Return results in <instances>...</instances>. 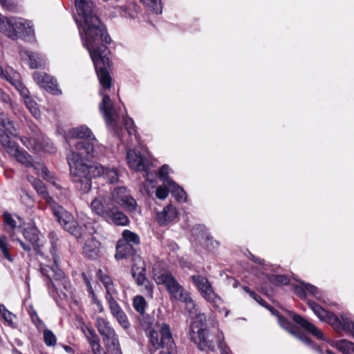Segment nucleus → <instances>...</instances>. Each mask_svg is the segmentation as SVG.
Returning <instances> with one entry per match:
<instances>
[{"instance_id": "nucleus-1", "label": "nucleus", "mask_w": 354, "mask_h": 354, "mask_svg": "<svg viewBox=\"0 0 354 354\" xmlns=\"http://www.w3.org/2000/svg\"><path fill=\"white\" fill-rule=\"evenodd\" d=\"M79 29L83 45L89 53L100 84L104 89L111 88V80L106 68L110 64L109 51L103 43L111 44V38L106 27L103 24H80Z\"/></svg>"}, {"instance_id": "nucleus-2", "label": "nucleus", "mask_w": 354, "mask_h": 354, "mask_svg": "<svg viewBox=\"0 0 354 354\" xmlns=\"http://www.w3.org/2000/svg\"><path fill=\"white\" fill-rule=\"evenodd\" d=\"M94 157V144L88 140L78 141L68 156L71 174L76 187L83 193L91 188L93 178L104 175V168L99 163L88 164L85 160Z\"/></svg>"}, {"instance_id": "nucleus-3", "label": "nucleus", "mask_w": 354, "mask_h": 354, "mask_svg": "<svg viewBox=\"0 0 354 354\" xmlns=\"http://www.w3.org/2000/svg\"><path fill=\"white\" fill-rule=\"evenodd\" d=\"M175 299L184 302L186 309L189 311V314L196 317L195 320L190 326L189 338L198 345L201 350L214 351L215 346L213 341L207 339L205 336L207 334V330L204 324L205 316L203 314H198L196 306L190 297L189 294L183 290Z\"/></svg>"}, {"instance_id": "nucleus-4", "label": "nucleus", "mask_w": 354, "mask_h": 354, "mask_svg": "<svg viewBox=\"0 0 354 354\" xmlns=\"http://www.w3.org/2000/svg\"><path fill=\"white\" fill-rule=\"evenodd\" d=\"M28 180L33 185L37 194L50 205L54 215L57 217V221L64 229L71 234L80 236L82 233L80 232V229L75 227V221L73 215L64 209L62 207L58 205L53 200L46 191L44 183L41 180L30 176H28Z\"/></svg>"}, {"instance_id": "nucleus-5", "label": "nucleus", "mask_w": 354, "mask_h": 354, "mask_svg": "<svg viewBox=\"0 0 354 354\" xmlns=\"http://www.w3.org/2000/svg\"><path fill=\"white\" fill-rule=\"evenodd\" d=\"M147 333L153 348L155 351L160 349L158 354H176L171 333L167 324L153 321L150 323Z\"/></svg>"}, {"instance_id": "nucleus-6", "label": "nucleus", "mask_w": 354, "mask_h": 354, "mask_svg": "<svg viewBox=\"0 0 354 354\" xmlns=\"http://www.w3.org/2000/svg\"><path fill=\"white\" fill-rule=\"evenodd\" d=\"M0 77L6 80L15 86L23 97L24 103L30 113L35 118H39L41 115V112L38 108V105L37 102L30 97L28 90L21 82L19 74L11 68L3 70L0 66Z\"/></svg>"}, {"instance_id": "nucleus-7", "label": "nucleus", "mask_w": 354, "mask_h": 354, "mask_svg": "<svg viewBox=\"0 0 354 354\" xmlns=\"http://www.w3.org/2000/svg\"><path fill=\"white\" fill-rule=\"evenodd\" d=\"M75 227L80 229V232L82 233L80 236H75L77 239L85 240L83 252L90 259H95L100 254V243L92 236L95 232V229L92 226L79 225L75 221ZM74 236V234H73Z\"/></svg>"}, {"instance_id": "nucleus-8", "label": "nucleus", "mask_w": 354, "mask_h": 354, "mask_svg": "<svg viewBox=\"0 0 354 354\" xmlns=\"http://www.w3.org/2000/svg\"><path fill=\"white\" fill-rule=\"evenodd\" d=\"M8 153L26 167H32L37 174L42 176L45 180L50 181L53 179L50 172L43 164L39 162L32 163L31 157L26 151H20L17 147L9 148Z\"/></svg>"}, {"instance_id": "nucleus-9", "label": "nucleus", "mask_w": 354, "mask_h": 354, "mask_svg": "<svg viewBox=\"0 0 354 354\" xmlns=\"http://www.w3.org/2000/svg\"><path fill=\"white\" fill-rule=\"evenodd\" d=\"M153 279L158 285H164L171 297L174 299L184 290L174 276L167 270L153 268Z\"/></svg>"}, {"instance_id": "nucleus-10", "label": "nucleus", "mask_w": 354, "mask_h": 354, "mask_svg": "<svg viewBox=\"0 0 354 354\" xmlns=\"http://www.w3.org/2000/svg\"><path fill=\"white\" fill-rule=\"evenodd\" d=\"M192 279L203 298L207 301L214 306H218L222 303V299L214 292L212 284L207 278L200 275H193Z\"/></svg>"}, {"instance_id": "nucleus-11", "label": "nucleus", "mask_w": 354, "mask_h": 354, "mask_svg": "<svg viewBox=\"0 0 354 354\" xmlns=\"http://www.w3.org/2000/svg\"><path fill=\"white\" fill-rule=\"evenodd\" d=\"M25 24H0V31L13 39L19 37L30 39L34 35V30Z\"/></svg>"}, {"instance_id": "nucleus-12", "label": "nucleus", "mask_w": 354, "mask_h": 354, "mask_svg": "<svg viewBox=\"0 0 354 354\" xmlns=\"http://www.w3.org/2000/svg\"><path fill=\"white\" fill-rule=\"evenodd\" d=\"M77 13L84 22H100L101 19L94 9L91 0H75Z\"/></svg>"}, {"instance_id": "nucleus-13", "label": "nucleus", "mask_w": 354, "mask_h": 354, "mask_svg": "<svg viewBox=\"0 0 354 354\" xmlns=\"http://www.w3.org/2000/svg\"><path fill=\"white\" fill-rule=\"evenodd\" d=\"M21 141L28 149L35 151L44 150L48 152H53L54 150L53 145L39 131L35 132L33 137L21 138Z\"/></svg>"}, {"instance_id": "nucleus-14", "label": "nucleus", "mask_w": 354, "mask_h": 354, "mask_svg": "<svg viewBox=\"0 0 354 354\" xmlns=\"http://www.w3.org/2000/svg\"><path fill=\"white\" fill-rule=\"evenodd\" d=\"M111 203L118 204L129 212L134 211L136 206V201L130 196L127 189L123 187L114 189L112 193Z\"/></svg>"}, {"instance_id": "nucleus-15", "label": "nucleus", "mask_w": 354, "mask_h": 354, "mask_svg": "<svg viewBox=\"0 0 354 354\" xmlns=\"http://www.w3.org/2000/svg\"><path fill=\"white\" fill-rule=\"evenodd\" d=\"M126 159L130 169L135 171H143L148 174V160L139 151L135 149L127 150Z\"/></svg>"}, {"instance_id": "nucleus-16", "label": "nucleus", "mask_w": 354, "mask_h": 354, "mask_svg": "<svg viewBox=\"0 0 354 354\" xmlns=\"http://www.w3.org/2000/svg\"><path fill=\"white\" fill-rule=\"evenodd\" d=\"M24 236L29 242L28 244L25 243L19 239H17V241L24 250L30 251L32 248L37 250L38 252L43 254L40 250V245L39 243L40 241L39 232L35 227L31 226L25 229Z\"/></svg>"}, {"instance_id": "nucleus-17", "label": "nucleus", "mask_w": 354, "mask_h": 354, "mask_svg": "<svg viewBox=\"0 0 354 354\" xmlns=\"http://www.w3.org/2000/svg\"><path fill=\"white\" fill-rule=\"evenodd\" d=\"M35 82L47 91L54 94H60L61 91L58 88L57 81L44 72H35L33 74Z\"/></svg>"}, {"instance_id": "nucleus-18", "label": "nucleus", "mask_w": 354, "mask_h": 354, "mask_svg": "<svg viewBox=\"0 0 354 354\" xmlns=\"http://www.w3.org/2000/svg\"><path fill=\"white\" fill-rule=\"evenodd\" d=\"M100 94L102 95V100L99 105V108L100 111L103 113L106 123L110 124L117 119L118 115L110 97L104 94L102 91H100Z\"/></svg>"}, {"instance_id": "nucleus-19", "label": "nucleus", "mask_w": 354, "mask_h": 354, "mask_svg": "<svg viewBox=\"0 0 354 354\" xmlns=\"http://www.w3.org/2000/svg\"><path fill=\"white\" fill-rule=\"evenodd\" d=\"M109 205V203H108L107 199L104 194H99L97 196L94 198L91 203L92 212L95 214L104 218H106L108 212L111 209V208L108 207Z\"/></svg>"}, {"instance_id": "nucleus-20", "label": "nucleus", "mask_w": 354, "mask_h": 354, "mask_svg": "<svg viewBox=\"0 0 354 354\" xmlns=\"http://www.w3.org/2000/svg\"><path fill=\"white\" fill-rule=\"evenodd\" d=\"M292 319L296 323L310 333L316 338L322 340L325 339L323 333L313 324L305 319L303 317L299 315H294Z\"/></svg>"}, {"instance_id": "nucleus-21", "label": "nucleus", "mask_w": 354, "mask_h": 354, "mask_svg": "<svg viewBox=\"0 0 354 354\" xmlns=\"http://www.w3.org/2000/svg\"><path fill=\"white\" fill-rule=\"evenodd\" d=\"M19 53L21 59L27 61L32 68L42 67L45 64L43 59L36 53L29 52L27 50H21Z\"/></svg>"}, {"instance_id": "nucleus-22", "label": "nucleus", "mask_w": 354, "mask_h": 354, "mask_svg": "<svg viewBox=\"0 0 354 354\" xmlns=\"http://www.w3.org/2000/svg\"><path fill=\"white\" fill-rule=\"evenodd\" d=\"M176 216V209L172 205H169L162 212L157 214L156 219L160 225H165L173 221Z\"/></svg>"}, {"instance_id": "nucleus-23", "label": "nucleus", "mask_w": 354, "mask_h": 354, "mask_svg": "<svg viewBox=\"0 0 354 354\" xmlns=\"http://www.w3.org/2000/svg\"><path fill=\"white\" fill-rule=\"evenodd\" d=\"M133 277L135 279L137 284L139 286L143 287V290L145 294L149 297H153V288L152 285L149 281L146 278L145 272H133Z\"/></svg>"}, {"instance_id": "nucleus-24", "label": "nucleus", "mask_w": 354, "mask_h": 354, "mask_svg": "<svg viewBox=\"0 0 354 354\" xmlns=\"http://www.w3.org/2000/svg\"><path fill=\"white\" fill-rule=\"evenodd\" d=\"M106 218L111 221L117 225H127L129 223V218L122 212L116 209H111L106 216Z\"/></svg>"}, {"instance_id": "nucleus-25", "label": "nucleus", "mask_w": 354, "mask_h": 354, "mask_svg": "<svg viewBox=\"0 0 354 354\" xmlns=\"http://www.w3.org/2000/svg\"><path fill=\"white\" fill-rule=\"evenodd\" d=\"M133 252L131 245L124 240H120L116 247L115 257L116 259H125Z\"/></svg>"}, {"instance_id": "nucleus-26", "label": "nucleus", "mask_w": 354, "mask_h": 354, "mask_svg": "<svg viewBox=\"0 0 354 354\" xmlns=\"http://www.w3.org/2000/svg\"><path fill=\"white\" fill-rule=\"evenodd\" d=\"M102 340L108 352H111L113 354H118L120 346L119 341L115 333L104 337L102 338Z\"/></svg>"}, {"instance_id": "nucleus-27", "label": "nucleus", "mask_w": 354, "mask_h": 354, "mask_svg": "<svg viewBox=\"0 0 354 354\" xmlns=\"http://www.w3.org/2000/svg\"><path fill=\"white\" fill-rule=\"evenodd\" d=\"M0 126L12 136H17L18 135V128L14 122L4 113H0Z\"/></svg>"}, {"instance_id": "nucleus-28", "label": "nucleus", "mask_w": 354, "mask_h": 354, "mask_svg": "<svg viewBox=\"0 0 354 354\" xmlns=\"http://www.w3.org/2000/svg\"><path fill=\"white\" fill-rule=\"evenodd\" d=\"M70 135L72 138H85L91 140H95V138L91 131L86 126H81L71 129L70 131Z\"/></svg>"}, {"instance_id": "nucleus-29", "label": "nucleus", "mask_w": 354, "mask_h": 354, "mask_svg": "<svg viewBox=\"0 0 354 354\" xmlns=\"http://www.w3.org/2000/svg\"><path fill=\"white\" fill-rule=\"evenodd\" d=\"M95 325L102 338L115 333L109 322L102 317H97Z\"/></svg>"}, {"instance_id": "nucleus-30", "label": "nucleus", "mask_w": 354, "mask_h": 354, "mask_svg": "<svg viewBox=\"0 0 354 354\" xmlns=\"http://www.w3.org/2000/svg\"><path fill=\"white\" fill-rule=\"evenodd\" d=\"M97 276L100 281L103 283L106 290V297L113 296L116 294V290L114 288L113 281L110 277L104 274L102 270H99Z\"/></svg>"}, {"instance_id": "nucleus-31", "label": "nucleus", "mask_w": 354, "mask_h": 354, "mask_svg": "<svg viewBox=\"0 0 354 354\" xmlns=\"http://www.w3.org/2000/svg\"><path fill=\"white\" fill-rule=\"evenodd\" d=\"M50 253L53 259L55 267L51 268V274H47L48 277L50 279H55L56 280L61 279L64 277V273L57 268L58 259L56 255V249L54 245L51 246Z\"/></svg>"}, {"instance_id": "nucleus-32", "label": "nucleus", "mask_w": 354, "mask_h": 354, "mask_svg": "<svg viewBox=\"0 0 354 354\" xmlns=\"http://www.w3.org/2000/svg\"><path fill=\"white\" fill-rule=\"evenodd\" d=\"M333 346L344 354H354V343L348 340H339Z\"/></svg>"}, {"instance_id": "nucleus-33", "label": "nucleus", "mask_w": 354, "mask_h": 354, "mask_svg": "<svg viewBox=\"0 0 354 354\" xmlns=\"http://www.w3.org/2000/svg\"><path fill=\"white\" fill-rule=\"evenodd\" d=\"M279 323L283 328L287 330L290 334H292L293 336H295L296 338H297L302 342L305 344H310L311 342V341L306 337L297 333L295 330H289L290 323L280 316H279Z\"/></svg>"}, {"instance_id": "nucleus-34", "label": "nucleus", "mask_w": 354, "mask_h": 354, "mask_svg": "<svg viewBox=\"0 0 354 354\" xmlns=\"http://www.w3.org/2000/svg\"><path fill=\"white\" fill-rule=\"evenodd\" d=\"M0 100L7 104H10L14 114L17 115L20 112V107L19 104L11 100L10 96L0 88Z\"/></svg>"}, {"instance_id": "nucleus-35", "label": "nucleus", "mask_w": 354, "mask_h": 354, "mask_svg": "<svg viewBox=\"0 0 354 354\" xmlns=\"http://www.w3.org/2000/svg\"><path fill=\"white\" fill-rule=\"evenodd\" d=\"M104 168V175L100 177H103L104 180H108L111 183H117L119 178L118 171L115 168Z\"/></svg>"}, {"instance_id": "nucleus-36", "label": "nucleus", "mask_w": 354, "mask_h": 354, "mask_svg": "<svg viewBox=\"0 0 354 354\" xmlns=\"http://www.w3.org/2000/svg\"><path fill=\"white\" fill-rule=\"evenodd\" d=\"M0 315L8 325L14 326L16 316L8 310L3 305H0Z\"/></svg>"}, {"instance_id": "nucleus-37", "label": "nucleus", "mask_w": 354, "mask_h": 354, "mask_svg": "<svg viewBox=\"0 0 354 354\" xmlns=\"http://www.w3.org/2000/svg\"><path fill=\"white\" fill-rule=\"evenodd\" d=\"M169 186L172 194L178 201H185V192L182 188L178 187L174 181H171Z\"/></svg>"}, {"instance_id": "nucleus-38", "label": "nucleus", "mask_w": 354, "mask_h": 354, "mask_svg": "<svg viewBox=\"0 0 354 354\" xmlns=\"http://www.w3.org/2000/svg\"><path fill=\"white\" fill-rule=\"evenodd\" d=\"M145 6L156 14L161 13L162 8L160 0H140Z\"/></svg>"}, {"instance_id": "nucleus-39", "label": "nucleus", "mask_w": 354, "mask_h": 354, "mask_svg": "<svg viewBox=\"0 0 354 354\" xmlns=\"http://www.w3.org/2000/svg\"><path fill=\"white\" fill-rule=\"evenodd\" d=\"M308 304L313 313L319 318L320 320L322 321V319H324V316L326 315L328 311L324 310L322 307L314 301H309Z\"/></svg>"}, {"instance_id": "nucleus-40", "label": "nucleus", "mask_w": 354, "mask_h": 354, "mask_svg": "<svg viewBox=\"0 0 354 354\" xmlns=\"http://www.w3.org/2000/svg\"><path fill=\"white\" fill-rule=\"evenodd\" d=\"M322 321L328 322L334 328L337 329L342 325V319H339L335 315L330 312H327L326 315L324 316V319Z\"/></svg>"}, {"instance_id": "nucleus-41", "label": "nucleus", "mask_w": 354, "mask_h": 354, "mask_svg": "<svg viewBox=\"0 0 354 354\" xmlns=\"http://www.w3.org/2000/svg\"><path fill=\"white\" fill-rule=\"evenodd\" d=\"M82 275H83L84 281L86 283L88 291H89L90 294L91 295L93 302L96 305L97 310L100 313L103 312V310H104L103 306H102V304L100 303V301L97 299L95 295L94 294L93 290L91 287V285L88 279H87L86 276L84 274H83Z\"/></svg>"}, {"instance_id": "nucleus-42", "label": "nucleus", "mask_w": 354, "mask_h": 354, "mask_svg": "<svg viewBox=\"0 0 354 354\" xmlns=\"http://www.w3.org/2000/svg\"><path fill=\"white\" fill-rule=\"evenodd\" d=\"M140 272H145V263L140 257L136 256L133 259L131 273Z\"/></svg>"}, {"instance_id": "nucleus-43", "label": "nucleus", "mask_w": 354, "mask_h": 354, "mask_svg": "<svg viewBox=\"0 0 354 354\" xmlns=\"http://www.w3.org/2000/svg\"><path fill=\"white\" fill-rule=\"evenodd\" d=\"M224 335L222 332L218 331L216 337L217 345L221 350V354H232L229 348L223 342Z\"/></svg>"}, {"instance_id": "nucleus-44", "label": "nucleus", "mask_w": 354, "mask_h": 354, "mask_svg": "<svg viewBox=\"0 0 354 354\" xmlns=\"http://www.w3.org/2000/svg\"><path fill=\"white\" fill-rule=\"evenodd\" d=\"M146 306V301L143 297L142 296H136L133 299V307L134 308L140 313H143L145 312Z\"/></svg>"}, {"instance_id": "nucleus-45", "label": "nucleus", "mask_w": 354, "mask_h": 354, "mask_svg": "<svg viewBox=\"0 0 354 354\" xmlns=\"http://www.w3.org/2000/svg\"><path fill=\"white\" fill-rule=\"evenodd\" d=\"M122 237L123 239L122 240H124L129 243H133L138 244L140 242V239L138 235L128 230H125L122 232Z\"/></svg>"}, {"instance_id": "nucleus-46", "label": "nucleus", "mask_w": 354, "mask_h": 354, "mask_svg": "<svg viewBox=\"0 0 354 354\" xmlns=\"http://www.w3.org/2000/svg\"><path fill=\"white\" fill-rule=\"evenodd\" d=\"M341 326L343 330L350 332L354 337V322L347 317L342 316Z\"/></svg>"}, {"instance_id": "nucleus-47", "label": "nucleus", "mask_w": 354, "mask_h": 354, "mask_svg": "<svg viewBox=\"0 0 354 354\" xmlns=\"http://www.w3.org/2000/svg\"><path fill=\"white\" fill-rule=\"evenodd\" d=\"M43 333H44V339L47 346H55L56 344V342H57L56 337L51 330H50L48 329H45L44 330Z\"/></svg>"}, {"instance_id": "nucleus-48", "label": "nucleus", "mask_w": 354, "mask_h": 354, "mask_svg": "<svg viewBox=\"0 0 354 354\" xmlns=\"http://www.w3.org/2000/svg\"><path fill=\"white\" fill-rule=\"evenodd\" d=\"M106 297L109 305V308L113 317L123 311L119 306L118 304L114 300L113 296Z\"/></svg>"}, {"instance_id": "nucleus-49", "label": "nucleus", "mask_w": 354, "mask_h": 354, "mask_svg": "<svg viewBox=\"0 0 354 354\" xmlns=\"http://www.w3.org/2000/svg\"><path fill=\"white\" fill-rule=\"evenodd\" d=\"M82 330L89 343L99 339V337L93 329L86 326H83L82 328Z\"/></svg>"}, {"instance_id": "nucleus-50", "label": "nucleus", "mask_w": 354, "mask_h": 354, "mask_svg": "<svg viewBox=\"0 0 354 354\" xmlns=\"http://www.w3.org/2000/svg\"><path fill=\"white\" fill-rule=\"evenodd\" d=\"M0 250H1L4 257L10 261H12V259L8 252L6 238L5 236L0 237Z\"/></svg>"}, {"instance_id": "nucleus-51", "label": "nucleus", "mask_w": 354, "mask_h": 354, "mask_svg": "<svg viewBox=\"0 0 354 354\" xmlns=\"http://www.w3.org/2000/svg\"><path fill=\"white\" fill-rule=\"evenodd\" d=\"M114 317L117 319L122 327L124 328H127L129 327V323L127 317L123 311L114 316Z\"/></svg>"}, {"instance_id": "nucleus-52", "label": "nucleus", "mask_w": 354, "mask_h": 354, "mask_svg": "<svg viewBox=\"0 0 354 354\" xmlns=\"http://www.w3.org/2000/svg\"><path fill=\"white\" fill-rule=\"evenodd\" d=\"M304 287H306V292H308L310 295L317 297L318 299H321V292L317 287L310 283L305 284Z\"/></svg>"}, {"instance_id": "nucleus-53", "label": "nucleus", "mask_w": 354, "mask_h": 354, "mask_svg": "<svg viewBox=\"0 0 354 354\" xmlns=\"http://www.w3.org/2000/svg\"><path fill=\"white\" fill-rule=\"evenodd\" d=\"M0 142L2 146L7 150L8 153L9 148L12 147H17L13 142H11L10 138L6 135L0 136Z\"/></svg>"}, {"instance_id": "nucleus-54", "label": "nucleus", "mask_w": 354, "mask_h": 354, "mask_svg": "<svg viewBox=\"0 0 354 354\" xmlns=\"http://www.w3.org/2000/svg\"><path fill=\"white\" fill-rule=\"evenodd\" d=\"M3 221L4 223L10 227L12 229L16 227L17 226V223L16 221L14 219L12 216L9 213L5 212L3 214Z\"/></svg>"}, {"instance_id": "nucleus-55", "label": "nucleus", "mask_w": 354, "mask_h": 354, "mask_svg": "<svg viewBox=\"0 0 354 354\" xmlns=\"http://www.w3.org/2000/svg\"><path fill=\"white\" fill-rule=\"evenodd\" d=\"M271 281L276 285L288 284V279L283 275H273L270 278Z\"/></svg>"}, {"instance_id": "nucleus-56", "label": "nucleus", "mask_w": 354, "mask_h": 354, "mask_svg": "<svg viewBox=\"0 0 354 354\" xmlns=\"http://www.w3.org/2000/svg\"><path fill=\"white\" fill-rule=\"evenodd\" d=\"M168 173H169L168 166L163 165L159 171V176L165 182H166L168 184V185H169L171 184V181H172V180L169 178Z\"/></svg>"}, {"instance_id": "nucleus-57", "label": "nucleus", "mask_w": 354, "mask_h": 354, "mask_svg": "<svg viewBox=\"0 0 354 354\" xmlns=\"http://www.w3.org/2000/svg\"><path fill=\"white\" fill-rule=\"evenodd\" d=\"M156 196L159 199H161V200L165 199L168 196L167 188L164 186L159 187L156 190Z\"/></svg>"}, {"instance_id": "nucleus-58", "label": "nucleus", "mask_w": 354, "mask_h": 354, "mask_svg": "<svg viewBox=\"0 0 354 354\" xmlns=\"http://www.w3.org/2000/svg\"><path fill=\"white\" fill-rule=\"evenodd\" d=\"M124 122L125 127L129 134H132L133 133H134L136 131V129H135L136 127H135L134 122L131 118H126L124 120Z\"/></svg>"}, {"instance_id": "nucleus-59", "label": "nucleus", "mask_w": 354, "mask_h": 354, "mask_svg": "<svg viewBox=\"0 0 354 354\" xmlns=\"http://www.w3.org/2000/svg\"><path fill=\"white\" fill-rule=\"evenodd\" d=\"M305 284H306L305 283L301 282V286H297L295 288L297 294L301 298H304L306 297V287H304Z\"/></svg>"}, {"instance_id": "nucleus-60", "label": "nucleus", "mask_w": 354, "mask_h": 354, "mask_svg": "<svg viewBox=\"0 0 354 354\" xmlns=\"http://www.w3.org/2000/svg\"><path fill=\"white\" fill-rule=\"evenodd\" d=\"M93 354H101V346L100 344V340L92 342L89 343Z\"/></svg>"}, {"instance_id": "nucleus-61", "label": "nucleus", "mask_w": 354, "mask_h": 354, "mask_svg": "<svg viewBox=\"0 0 354 354\" xmlns=\"http://www.w3.org/2000/svg\"><path fill=\"white\" fill-rule=\"evenodd\" d=\"M21 201L27 206L32 207L33 205V200L28 194L26 193L24 195L21 196Z\"/></svg>"}, {"instance_id": "nucleus-62", "label": "nucleus", "mask_w": 354, "mask_h": 354, "mask_svg": "<svg viewBox=\"0 0 354 354\" xmlns=\"http://www.w3.org/2000/svg\"><path fill=\"white\" fill-rule=\"evenodd\" d=\"M243 290L248 292L250 296L251 297H252L254 299H255L257 302H259V304H261V305H263V301L261 299H259V298L258 297V296L256 295L255 292H254L253 291H251L248 287H244L243 288Z\"/></svg>"}, {"instance_id": "nucleus-63", "label": "nucleus", "mask_w": 354, "mask_h": 354, "mask_svg": "<svg viewBox=\"0 0 354 354\" xmlns=\"http://www.w3.org/2000/svg\"><path fill=\"white\" fill-rule=\"evenodd\" d=\"M214 243H215L216 245H218V242L216 241H213L212 237H209V236H206V245L207 247H209L211 245L214 246Z\"/></svg>"}, {"instance_id": "nucleus-64", "label": "nucleus", "mask_w": 354, "mask_h": 354, "mask_svg": "<svg viewBox=\"0 0 354 354\" xmlns=\"http://www.w3.org/2000/svg\"><path fill=\"white\" fill-rule=\"evenodd\" d=\"M6 20V22H11L9 19H6L3 15L0 13V22H4Z\"/></svg>"}]
</instances>
